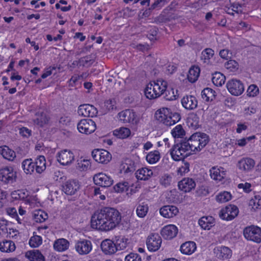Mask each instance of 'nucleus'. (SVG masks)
Masks as SVG:
<instances>
[{"instance_id": "obj_11", "label": "nucleus", "mask_w": 261, "mask_h": 261, "mask_svg": "<svg viewBox=\"0 0 261 261\" xmlns=\"http://www.w3.org/2000/svg\"><path fill=\"white\" fill-rule=\"evenodd\" d=\"M162 239L158 233H152L149 235L146 240V245L150 251L155 252L161 247Z\"/></svg>"}, {"instance_id": "obj_4", "label": "nucleus", "mask_w": 261, "mask_h": 261, "mask_svg": "<svg viewBox=\"0 0 261 261\" xmlns=\"http://www.w3.org/2000/svg\"><path fill=\"white\" fill-rule=\"evenodd\" d=\"M245 238L256 243H261V228L255 225L246 227L243 230Z\"/></svg>"}, {"instance_id": "obj_22", "label": "nucleus", "mask_w": 261, "mask_h": 261, "mask_svg": "<svg viewBox=\"0 0 261 261\" xmlns=\"http://www.w3.org/2000/svg\"><path fill=\"white\" fill-rule=\"evenodd\" d=\"M214 252L216 256L222 260L229 259L232 255L231 250L225 246L217 247L214 249Z\"/></svg>"}, {"instance_id": "obj_61", "label": "nucleus", "mask_w": 261, "mask_h": 261, "mask_svg": "<svg viewBox=\"0 0 261 261\" xmlns=\"http://www.w3.org/2000/svg\"><path fill=\"white\" fill-rule=\"evenodd\" d=\"M189 167L190 164L187 162H185V160H183V165L179 168L178 173H180L181 175L187 173L190 170Z\"/></svg>"}, {"instance_id": "obj_23", "label": "nucleus", "mask_w": 261, "mask_h": 261, "mask_svg": "<svg viewBox=\"0 0 261 261\" xmlns=\"http://www.w3.org/2000/svg\"><path fill=\"white\" fill-rule=\"evenodd\" d=\"M178 213V209L174 205H165L160 210V214L165 218H172Z\"/></svg>"}, {"instance_id": "obj_40", "label": "nucleus", "mask_w": 261, "mask_h": 261, "mask_svg": "<svg viewBox=\"0 0 261 261\" xmlns=\"http://www.w3.org/2000/svg\"><path fill=\"white\" fill-rule=\"evenodd\" d=\"M163 92L162 95H164V98L167 100H173L176 99L177 90H176L175 93L174 92L173 88H166Z\"/></svg>"}, {"instance_id": "obj_58", "label": "nucleus", "mask_w": 261, "mask_h": 261, "mask_svg": "<svg viewBox=\"0 0 261 261\" xmlns=\"http://www.w3.org/2000/svg\"><path fill=\"white\" fill-rule=\"evenodd\" d=\"M125 261H141V257L137 253H130L125 256Z\"/></svg>"}, {"instance_id": "obj_60", "label": "nucleus", "mask_w": 261, "mask_h": 261, "mask_svg": "<svg viewBox=\"0 0 261 261\" xmlns=\"http://www.w3.org/2000/svg\"><path fill=\"white\" fill-rule=\"evenodd\" d=\"M167 3L166 0H156L151 5L150 9H161Z\"/></svg>"}, {"instance_id": "obj_13", "label": "nucleus", "mask_w": 261, "mask_h": 261, "mask_svg": "<svg viewBox=\"0 0 261 261\" xmlns=\"http://www.w3.org/2000/svg\"><path fill=\"white\" fill-rule=\"evenodd\" d=\"M119 118L124 123L136 124L138 122L136 113L133 110L126 109L118 113Z\"/></svg>"}, {"instance_id": "obj_64", "label": "nucleus", "mask_w": 261, "mask_h": 261, "mask_svg": "<svg viewBox=\"0 0 261 261\" xmlns=\"http://www.w3.org/2000/svg\"><path fill=\"white\" fill-rule=\"evenodd\" d=\"M19 134L23 137H29L32 134L31 130L29 128L22 127L19 129Z\"/></svg>"}, {"instance_id": "obj_2", "label": "nucleus", "mask_w": 261, "mask_h": 261, "mask_svg": "<svg viewBox=\"0 0 261 261\" xmlns=\"http://www.w3.org/2000/svg\"><path fill=\"white\" fill-rule=\"evenodd\" d=\"M183 141L184 146L187 147L188 151H200L208 143L209 138L205 133L197 132L188 140L183 139Z\"/></svg>"}, {"instance_id": "obj_38", "label": "nucleus", "mask_w": 261, "mask_h": 261, "mask_svg": "<svg viewBox=\"0 0 261 261\" xmlns=\"http://www.w3.org/2000/svg\"><path fill=\"white\" fill-rule=\"evenodd\" d=\"M213 84L217 86H221L224 84L225 76L220 72H216L212 79Z\"/></svg>"}, {"instance_id": "obj_19", "label": "nucleus", "mask_w": 261, "mask_h": 261, "mask_svg": "<svg viewBox=\"0 0 261 261\" xmlns=\"http://www.w3.org/2000/svg\"><path fill=\"white\" fill-rule=\"evenodd\" d=\"M195 181L190 178H185L179 181L178 184L179 189L185 193L190 192L195 189Z\"/></svg>"}, {"instance_id": "obj_41", "label": "nucleus", "mask_w": 261, "mask_h": 261, "mask_svg": "<svg viewBox=\"0 0 261 261\" xmlns=\"http://www.w3.org/2000/svg\"><path fill=\"white\" fill-rule=\"evenodd\" d=\"M33 217L36 222L41 223L48 218V214L43 211L39 210L35 211Z\"/></svg>"}, {"instance_id": "obj_37", "label": "nucleus", "mask_w": 261, "mask_h": 261, "mask_svg": "<svg viewBox=\"0 0 261 261\" xmlns=\"http://www.w3.org/2000/svg\"><path fill=\"white\" fill-rule=\"evenodd\" d=\"M201 97L206 101H212L215 97V91L210 88H205L201 92Z\"/></svg>"}, {"instance_id": "obj_1", "label": "nucleus", "mask_w": 261, "mask_h": 261, "mask_svg": "<svg viewBox=\"0 0 261 261\" xmlns=\"http://www.w3.org/2000/svg\"><path fill=\"white\" fill-rule=\"evenodd\" d=\"M121 220V216L118 211L106 207L92 215L91 225L93 228L107 231L119 225Z\"/></svg>"}, {"instance_id": "obj_48", "label": "nucleus", "mask_w": 261, "mask_h": 261, "mask_svg": "<svg viewBox=\"0 0 261 261\" xmlns=\"http://www.w3.org/2000/svg\"><path fill=\"white\" fill-rule=\"evenodd\" d=\"M94 62L91 56H87L81 58L79 60V63L80 66H91Z\"/></svg>"}, {"instance_id": "obj_39", "label": "nucleus", "mask_w": 261, "mask_h": 261, "mask_svg": "<svg viewBox=\"0 0 261 261\" xmlns=\"http://www.w3.org/2000/svg\"><path fill=\"white\" fill-rule=\"evenodd\" d=\"M113 134L119 138L124 139L126 138L129 136L130 131L128 128L121 127L118 129L114 130Z\"/></svg>"}, {"instance_id": "obj_46", "label": "nucleus", "mask_w": 261, "mask_h": 261, "mask_svg": "<svg viewBox=\"0 0 261 261\" xmlns=\"http://www.w3.org/2000/svg\"><path fill=\"white\" fill-rule=\"evenodd\" d=\"M231 198V195L228 192L224 191L220 193L216 196V200L221 203L226 202L228 201Z\"/></svg>"}, {"instance_id": "obj_36", "label": "nucleus", "mask_w": 261, "mask_h": 261, "mask_svg": "<svg viewBox=\"0 0 261 261\" xmlns=\"http://www.w3.org/2000/svg\"><path fill=\"white\" fill-rule=\"evenodd\" d=\"M35 164L36 171L38 173H41L46 169V161L43 156H40L36 159Z\"/></svg>"}, {"instance_id": "obj_25", "label": "nucleus", "mask_w": 261, "mask_h": 261, "mask_svg": "<svg viewBox=\"0 0 261 261\" xmlns=\"http://www.w3.org/2000/svg\"><path fill=\"white\" fill-rule=\"evenodd\" d=\"M255 163L253 159L250 158L243 159L238 162V167L241 170L248 171L251 170Z\"/></svg>"}, {"instance_id": "obj_47", "label": "nucleus", "mask_w": 261, "mask_h": 261, "mask_svg": "<svg viewBox=\"0 0 261 261\" xmlns=\"http://www.w3.org/2000/svg\"><path fill=\"white\" fill-rule=\"evenodd\" d=\"M172 136L176 138H182L185 135V131L181 125H177L171 132Z\"/></svg>"}, {"instance_id": "obj_17", "label": "nucleus", "mask_w": 261, "mask_h": 261, "mask_svg": "<svg viewBox=\"0 0 261 261\" xmlns=\"http://www.w3.org/2000/svg\"><path fill=\"white\" fill-rule=\"evenodd\" d=\"M72 151L64 149L58 153L57 160L62 165H68L74 160Z\"/></svg>"}, {"instance_id": "obj_6", "label": "nucleus", "mask_w": 261, "mask_h": 261, "mask_svg": "<svg viewBox=\"0 0 261 261\" xmlns=\"http://www.w3.org/2000/svg\"><path fill=\"white\" fill-rule=\"evenodd\" d=\"M17 178V172L11 166H5L0 169V180L5 184H12Z\"/></svg>"}, {"instance_id": "obj_12", "label": "nucleus", "mask_w": 261, "mask_h": 261, "mask_svg": "<svg viewBox=\"0 0 261 261\" xmlns=\"http://www.w3.org/2000/svg\"><path fill=\"white\" fill-rule=\"evenodd\" d=\"M75 248L80 255H87L92 250V243L88 240L80 239L76 242Z\"/></svg>"}, {"instance_id": "obj_63", "label": "nucleus", "mask_w": 261, "mask_h": 261, "mask_svg": "<svg viewBox=\"0 0 261 261\" xmlns=\"http://www.w3.org/2000/svg\"><path fill=\"white\" fill-rule=\"evenodd\" d=\"M219 55L223 59H228L231 57L232 53L227 49H224L220 51Z\"/></svg>"}, {"instance_id": "obj_21", "label": "nucleus", "mask_w": 261, "mask_h": 261, "mask_svg": "<svg viewBox=\"0 0 261 261\" xmlns=\"http://www.w3.org/2000/svg\"><path fill=\"white\" fill-rule=\"evenodd\" d=\"M113 239H106L101 242L100 247L105 254L112 255L117 251Z\"/></svg>"}, {"instance_id": "obj_26", "label": "nucleus", "mask_w": 261, "mask_h": 261, "mask_svg": "<svg viewBox=\"0 0 261 261\" xmlns=\"http://www.w3.org/2000/svg\"><path fill=\"white\" fill-rule=\"evenodd\" d=\"M25 256L30 261H45L44 256L38 250L28 251Z\"/></svg>"}, {"instance_id": "obj_20", "label": "nucleus", "mask_w": 261, "mask_h": 261, "mask_svg": "<svg viewBox=\"0 0 261 261\" xmlns=\"http://www.w3.org/2000/svg\"><path fill=\"white\" fill-rule=\"evenodd\" d=\"M178 229L174 225H169L164 227L161 231L162 236L166 240H170L174 238L177 234Z\"/></svg>"}, {"instance_id": "obj_55", "label": "nucleus", "mask_w": 261, "mask_h": 261, "mask_svg": "<svg viewBox=\"0 0 261 261\" xmlns=\"http://www.w3.org/2000/svg\"><path fill=\"white\" fill-rule=\"evenodd\" d=\"M128 183L124 182L123 183L119 182L114 187V189L116 192H122L127 191L128 189Z\"/></svg>"}, {"instance_id": "obj_35", "label": "nucleus", "mask_w": 261, "mask_h": 261, "mask_svg": "<svg viewBox=\"0 0 261 261\" xmlns=\"http://www.w3.org/2000/svg\"><path fill=\"white\" fill-rule=\"evenodd\" d=\"M35 164L31 159L24 160L22 163V167L26 174H31L34 172Z\"/></svg>"}, {"instance_id": "obj_34", "label": "nucleus", "mask_w": 261, "mask_h": 261, "mask_svg": "<svg viewBox=\"0 0 261 261\" xmlns=\"http://www.w3.org/2000/svg\"><path fill=\"white\" fill-rule=\"evenodd\" d=\"M169 114V109L167 108H163L156 111L154 114V118L158 121L163 123L166 119L167 115Z\"/></svg>"}, {"instance_id": "obj_24", "label": "nucleus", "mask_w": 261, "mask_h": 261, "mask_svg": "<svg viewBox=\"0 0 261 261\" xmlns=\"http://www.w3.org/2000/svg\"><path fill=\"white\" fill-rule=\"evenodd\" d=\"M113 240L117 251L125 249L128 244V239L122 236H115Z\"/></svg>"}, {"instance_id": "obj_44", "label": "nucleus", "mask_w": 261, "mask_h": 261, "mask_svg": "<svg viewBox=\"0 0 261 261\" xmlns=\"http://www.w3.org/2000/svg\"><path fill=\"white\" fill-rule=\"evenodd\" d=\"M232 10L238 13L242 12V6L244 5V0H229Z\"/></svg>"}, {"instance_id": "obj_18", "label": "nucleus", "mask_w": 261, "mask_h": 261, "mask_svg": "<svg viewBox=\"0 0 261 261\" xmlns=\"http://www.w3.org/2000/svg\"><path fill=\"white\" fill-rule=\"evenodd\" d=\"M182 106L188 110H193L197 107L198 101L193 95H186L181 100Z\"/></svg>"}, {"instance_id": "obj_49", "label": "nucleus", "mask_w": 261, "mask_h": 261, "mask_svg": "<svg viewBox=\"0 0 261 261\" xmlns=\"http://www.w3.org/2000/svg\"><path fill=\"white\" fill-rule=\"evenodd\" d=\"M29 196L28 191L18 190L12 193L13 198L15 199L24 200Z\"/></svg>"}, {"instance_id": "obj_52", "label": "nucleus", "mask_w": 261, "mask_h": 261, "mask_svg": "<svg viewBox=\"0 0 261 261\" xmlns=\"http://www.w3.org/2000/svg\"><path fill=\"white\" fill-rule=\"evenodd\" d=\"M225 67L231 71H235L239 68V64L235 60H230L225 63Z\"/></svg>"}, {"instance_id": "obj_10", "label": "nucleus", "mask_w": 261, "mask_h": 261, "mask_svg": "<svg viewBox=\"0 0 261 261\" xmlns=\"http://www.w3.org/2000/svg\"><path fill=\"white\" fill-rule=\"evenodd\" d=\"M91 154L94 160L100 163L107 164L112 159L111 153L105 149H94Z\"/></svg>"}, {"instance_id": "obj_30", "label": "nucleus", "mask_w": 261, "mask_h": 261, "mask_svg": "<svg viewBox=\"0 0 261 261\" xmlns=\"http://www.w3.org/2000/svg\"><path fill=\"white\" fill-rule=\"evenodd\" d=\"M135 174L138 180H146L152 175L153 172L151 170L145 168L138 170Z\"/></svg>"}, {"instance_id": "obj_42", "label": "nucleus", "mask_w": 261, "mask_h": 261, "mask_svg": "<svg viewBox=\"0 0 261 261\" xmlns=\"http://www.w3.org/2000/svg\"><path fill=\"white\" fill-rule=\"evenodd\" d=\"M214 55V50L210 48H207L204 49L201 53V59L204 63L208 64L210 59Z\"/></svg>"}, {"instance_id": "obj_43", "label": "nucleus", "mask_w": 261, "mask_h": 261, "mask_svg": "<svg viewBox=\"0 0 261 261\" xmlns=\"http://www.w3.org/2000/svg\"><path fill=\"white\" fill-rule=\"evenodd\" d=\"M148 211V206L147 204L142 202L139 204L137 207L136 213L138 217L140 218L144 217Z\"/></svg>"}, {"instance_id": "obj_32", "label": "nucleus", "mask_w": 261, "mask_h": 261, "mask_svg": "<svg viewBox=\"0 0 261 261\" xmlns=\"http://www.w3.org/2000/svg\"><path fill=\"white\" fill-rule=\"evenodd\" d=\"M15 248V245L12 241L5 240L0 243V250L2 252H12Z\"/></svg>"}, {"instance_id": "obj_16", "label": "nucleus", "mask_w": 261, "mask_h": 261, "mask_svg": "<svg viewBox=\"0 0 261 261\" xmlns=\"http://www.w3.org/2000/svg\"><path fill=\"white\" fill-rule=\"evenodd\" d=\"M80 187L77 180H69L63 184L62 190L66 194L73 195L79 190Z\"/></svg>"}, {"instance_id": "obj_50", "label": "nucleus", "mask_w": 261, "mask_h": 261, "mask_svg": "<svg viewBox=\"0 0 261 261\" xmlns=\"http://www.w3.org/2000/svg\"><path fill=\"white\" fill-rule=\"evenodd\" d=\"M42 238L39 236H34L29 240V244L32 247H37L42 244Z\"/></svg>"}, {"instance_id": "obj_7", "label": "nucleus", "mask_w": 261, "mask_h": 261, "mask_svg": "<svg viewBox=\"0 0 261 261\" xmlns=\"http://www.w3.org/2000/svg\"><path fill=\"white\" fill-rule=\"evenodd\" d=\"M239 213V209L234 205H229L222 208L219 212V217L227 221L231 220L236 218Z\"/></svg>"}, {"instance_id": "obj_31", "label": "nucleus", "mask_w": 261, "mask_h": 261, "mask_svg": "<svg viewBox=\"0 0 261 261\" xmlns=\"http://www.w3.org/2000/svg\"><path fill=\"white\" fill-rule=\"evenodd\" d=\"M69 242L65 239H60L56 241L54 244V249L58 251L67 250L69 247Z\"/></svg>"}, {"instance_id": "obj_5", "label": "nucleus", "mask_w": 261, "mask_h": 261, "mask_svg": "<svg viewBox=\"0 0 261 261\" xmlns=\"http://www.w3.org/2000/svg\"><path fill=\"white\" fill-rule=\"evenodd\" d=\"M187 147L184 146L183 139H181L179 143L174 144L170 150V154L172 158L176 161H178L185 159L188 155Z\"/></svg>"}, {"instance_id": "obj_3", "label": "nucleus", "mask_w": 261, "mask_h": 261, "mask_svg": "<svg viewBox=\"0 0 261 261\" xmlns=\"http://www.w3.org/2000/svg\"><path fill=\"white\" fill-rule=\"evenodd\" d=\"M167 86H168L167 82L162 79L150 82L146 85L144 94L149 99H155L162 95V91L166 90Z\"/></svg>"}, {"instance_id": "obj_28", "label": "nucleus", "mask_w": 261, "mask_h": 261, "mask_svg": "<svg viewBox=\"0 0 261 261\" xmlns=\"http://www.w3.org/2000/svg\"><path fill=\"white\" fill-rule=\"evenodd\" d=\"M196 249V244L194 242H187L180 246V251L182 253L190 255L192 254Z\"/></svg>"}, {"instance_id": "obj_59", "label": "nucleus", "mask_w": 261, "mask_h": 261, "mask_svg": "<svg viewBox=\"0 0 261 261\" xmlns=\"http://www.w3.org/2000/svg\"><path fill=\"white\" fill-rule=\"evenodd\" d=\"M90 161L87 160H83L77 163L76 168L81 170H86L90 165Z\"/></svg>"}, {"instance_id": "obj_57", "label": "nucleus", "mask_w": 261, "mask_h": 261, "mask_svg": "<svg viewBox=\"0 0 261 261\" xmlns=\"http://www.w3.org/2000/svg\"><path fill=\"white\" fill-rule=\"evenodd\" d=\"M172 177L168 175L165 174L160 179V183L162 185L167 187L169 186L171 182Z\"/></svg>"}, {"instance_id": "obj_9", "label": "nucleus", "mask_w": 261, "mask_h": 261, "mask_svg": "<svg viewBox=\"0 0 261 261\" xmlns=\"http://www.w3.org/2000/svg\"><path fill=\"white\" fill-rule=\"evenodd\" d=\"M96 128L95 122L91 119H82L77 124L78 130L83 134H90L95 131Z\"/></svg>"}, {"instance_id": "obj_8", "label": "nucleus", "mask_w": 261, "mask_h": 261, "mask_svg": "<svg viewBox=\"0 0 261 261\" xmlns=\"http://www.w3.org/2000/svg\"><path fill=\"white\" fill-rule=\"evenodd\" d=\"M228 91L233 95L239 96L244 91L245 88L243 83L240 80L232 79L226 84Z\"/></svg>"}, {"instance_id": "obj_29", "label": "nucleus", "mask_w": 261, "mask_h": 261, "mask_svg": "<svg viewBox=\"0 0 261 261\" xmlns=\"http://www.w3.org/2000/svg\"><path fill=\"white\" fill-rule=\"evenodd\" d=\"M0 153L4 159L10 161H13L16 157L15 152L6 146H0Z\"/></svg>"}, {"instance_id": "obj_54", "label": "nucleus", "mask_w": 261, "mask_h": 261, "mask_svg": "<svg viewBox=\"0 0 261 261\" xmlns=\"http://www.w3.org/2000/svg\"><path fill=\"white\" fill-rule=\"evenodd\" d=\"M247 95L250 97L256 96L259 93L258 88L255 85H251L249 86L247 90Z\"/></svg>"}, {"instance_id": "obj_56", "label": "nucleus", "mask_w": 261, "mask_h": 261, "mask_svg": "<svg viewBox=\"0 0 261 261\" xmlns=\"http://www.w3.org/2000/svg\"><path fill=\"white\" fill-rule=\"evenodd\" d=\"M6 212L8 215L11 216L12 218H15L18 223H20V219L18 217L17 211L14 207H9L6 210Z\"/></svg>"}, {"instance_id": "obj_27", "label": "nucleus", "mask_w": 261, "mask_h": 261, "mask_svg": "<svg viewBox=\"0 0 261 261\" xmlns=\"http://www.w3.org/2000/svg\"><path fill=\"white\" fill-rule=\"evenodd\" d=\"M36 118L34 120L35 124L43 127L44 125L48 123L49 118L44 112H37L36 113Z\"/></svg>"}, {"instance_id": "obj_62", "label": "nucleus", "mask_w": 261, "mask_h": 261, "mask_svg": "<svg viewBox=\"0 0 261 261\" xmlns=\"http://www.w3.org/2000/svg\"><path fill=\"white\" fill-rule=\"evenodd\" d=\"M53 178L55 179V180L60 182L66 179V176H64L62 172L59 170H57L54 172Z\"/></svg>"}, {"instance_id": "obj_33", "label": "nucleus", "mask_w": 261, "mask_h": 261, "mask_svg": "<svg viewBox=\"0 0 261 261\" xmlns=\"http://www.w3.org/2000/svg\"><path fill=\"white\" fill-rule=\"evenodd\" d=\"M200 68L198 66H193L189 70L188 79L191 83L195 82L200 74Z\"/></svg>"}, {"instance_id": "obj_45", "label": "nucleus", "mask_w": 261, "mask_h": 261, "mask_svg": "<svg viewBox=\"0 0 261 261\" xmlns=\"http://www.w3.org/2000/svg\"><path fill=\"white\" fill-rule=\"evenodd\" d=\"M160 159V154L159 151L155 150L149 152L146 156L147 161L150 164L157 162Z\"/></svg>"}, {"instance_id": "obj_51", "label": "nucleus", "mask_w": 261, "mask_h": 261, "mask_svg": "<svg viewBox=\"0 0 261 261\" xmlns=\"http://www.w3.org/2000/svg\"><path fill=\"white\" fill-rule=\"evenodd\" d=\"M210 175L214 180H221L223 178V175L220 174V169L215 167L210 170Z\"/></svg>"}, {"instance_id": "obj_15", "label": "nucleus", "mask_w": 261, "mask_h": 261, "mask_svg": "<svg viewBox=\"0 0 261 261\" xmlns=\"http://www.w3.org/2000/svg\"><path fill=\"white\" fill-rule=\"evenodd\" d=\"M77 113L79 115L84 117H93L97 115L98 111L95 107L91 105L84 104L79 106Z\"/></svg>"}, {"instance_id": "obj_53", "label": "nucleus", "mask_w": 261, "mask_h": 261, "mask_svg": "<svg viewBox=\"0 0 261 261\" xmlns=\"http://www.w3.org/2000/svg\"><path fill=\"white\" fill-rule=\"evenodd\" d=\"M200 226L204 229H210L212 227V223L210 221H207V217H203L201 218L198 221Z\"/></svg>"}, {"instance_id": "obj_14", "label": "nucleus", "mask_w": 261, "mask_h": 261, "mask_svg": "<svg viewBox=\"0 0 261 261\" xmlns=\"http://www.w3.org/2000/svg\"><path fill=\"white\" fill-rule=\"evenodd\" d=\"M93 179L95 185L104 188L110 187L113 183L111 177L102 172L94 175Z\"/></svg>"}]
</instances>
